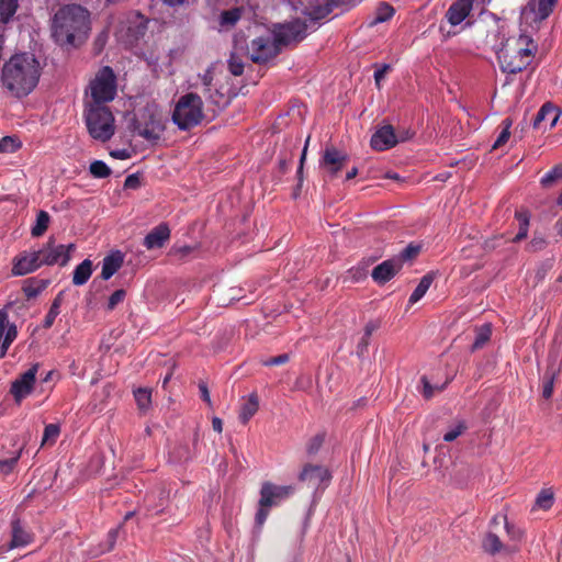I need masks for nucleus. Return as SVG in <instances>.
Here are the masks:
<instances>
[{"mask_svg": "<svg viewBox=\"0 0 562 562\" xmlns=\"http://www.w3.org/2000/svg\"><path fill=\"white\" fill-rule=\"evenodd\" d=\"M90 30V12L80 4L64 5L54 15L52 35L60 46L82 45Z\"/></svg>", "mask_w": 562, "mask_h": 562, "instance_id": "f257e3e1", "label": "nucleus"}, {"mask_svg": "<svg viewBox=\"0 0 562 562\" xmlns=\"http://www.w3.org/2000/svg\"><path fill=\"white\" fill-rule=\"evenodd\" d=\"M41 77L40 61L33 54L13 55L2 68L1 81L8 92L15 98L30 94Z\"/></svg>", "mask_w": 562, "mask_h": 562, "instance_id": "f03ea898", "label": "nucleus"}, {"mask_svg": "<svg viewBox=\"0 0 562 562\" xmlns=\"http://www.w3.org/2000/svg\"><path fill=\"white\" fill-rule=\"evenodd\" d=\"M85 122L89 135L97 140L108 142L115 133L114 116L104 104H86Z\"/></svg>", "mask_w": 562, "mask_h": 562, "instance_id": "7ed1b4c3", "label": "nucleus"}, {"mask_svg": "<svg viewBox=\"0 0 562 562\" xmlns=\"http://www.w3.org/2000/svg\"><path fill=\"white\" fill-rule=\"evenodd\" d=\"M204 119L202 98L189 92L179 98L172 112V122L181 131H189L199 125Z\"/></svg>", "mask_w": 562, "mask_h": 562, "instance_id": "20e7f679", "label": "nucleus"}, {"mask_svg": "<svg viewBox=\"0 0 562 562\" xmlns=\"http://www.w3.org/2000/svg\"><path fill=\"white\" fill-rule=\"evenodd\" d=\"M91 101L86 104H104L114 99L116 94L115 75L111 67L105 66L99 70L90 82Z\"/></svg>", "mask_w": 562, "mask_h": 562, "instance_id": "39448f33", "label": "nucleus"}, {"mask_svg": "<svg viewBox=\"0 0 562 562\" xmlns=\"http://www.w3.org/2000/svg\"><path fill=\"white\" fill-rule=\"evenodd\" d=\"M531 50L524 47H512L507 41L497 53V59L504 72L518 74L529 65Z\"/></svg>", "mask_w": 562, "mask_h": 562, "instance_id": "423d86ee", "label": "nucleus"}, {"mask_svg": "<svg viewBox=\"0 0 562 562\" xmlns=\"http://www.w3.org/2000/svg\"><path fill=\"white\" fill-rule=\"evenodd\" d=\"M75 250V244H56L55 237L49 236L47 241L43 245V247L36 251L41 259L42 266L59 265L61 267H65L69 262L71 254Z\"/></svg>", "mask_w": 562, "mask_h": 562, "instance_id": "0eeeda50", "label": "nucleus"}, {"mask_svg": "<svg viewBox=\"0 0 562 562\" xmlns=\"http://www.w3.org/2000/svg\"><path fill=\"white\" fill-rule=\"evenodd\" d=\"M306 23L301 20H294L285 24L276 25L272 31V37L280 52L293 43L301 42L306 36Z\"/></svg>", "mask_w": 562, "mask_h": 562, "instance_id": "6e6552de", "label": "nucleus"}, {"mask_svg": "<svg viewBox=\"0 0 562 562\" xmlns=\"http://www.w3.org/2000/svg\"><path fill=\"white\" fill-rule=\"evenodd\" d=\"M272 35L258 36L250 42L248 55L255 64H266L280 54Z\"/></svg>", "mask_w": 562, "mask_h": 562, "instance_id": "1a4fd4ad", "label": "nucleus"}, {"mask_svg": "<svg viewBox=\"0 0 562 562\" xmlns=\"http://www.w3.org/2000/svg\"><path fill=\"white\" fill-rule=\"evenodd\" d=\"M130 130L150 143H157L165 131V125L160 119L150 114L144 122L133 119Z\"/></svg>", "mask_w": 562, "mask_h": 562, "instance_id": "9d476101", "label": "nucleus"}, {"mask_svg": "<svg viewBox=\"0 0 562 562\" xmlns=\"http://www.w3.org/2000/svg\"><path fill=\"white\" fill-rule=\"evenodd\" d=\"M293 492L294 487L291 485H276L271 482H265L260 490L259 505L277 506L290 497Z\"/></svg>", "mask_w": 562, "mask_h": 562, "instance_id": "9b49d317", "label": "nucleus"}, {"mask_svg": "<svg viewBox=\"0 0 562 562\" xmlns=\"http://www.w3.org/2000/svg\"><path fill=\"white\" fill-rule=\"evenodd\" d=\"M38 367V363L33 364L27 371L21 374L20 378L12 382L10 392L16 403H20L24 397L32 393Z\"/></svg>", "mask_w": 562, "mask_h": 562, "instance_id": "f8f14e48", "label": "nucleus"}, {"mask_svg": "<svg viewBox=\"0 0 562 562\" xmlns=\"http://www.w3.org/2000/svg\"><path fill=\"white\" fill-rule=\"evenodd\" d=\"M248 55V44L244 34H236L234 37V48L228 58V70L234 76H240L244 72L243 57Z\"/></svg>", "mask_w": 562, "mask_h": 562, "instance_id": "ddd939ff", "label": "nucleus"}, {"mask_svg": "<svg viewBox=\"0 0 562 562\" xmlns=\"http://www.w3.org/2000/svg\"><path fill=\"white\" fill-rule=\"evenodd\" d=\"M348 156L335 147H327L323 154L319 166L330 178H334L347 164Z\"/></svg>", "mask_w": 562, "mask_h": 562, "instance_id": "4468645a", "label": "nucleus"}, {"mask_svg": "<svg viewBox=\"0 0 562 562\" xmlns=\"http://www.w3.org/2000/svg\"><path fill=\"white\" fill-rule=\"evenodd\" d=\"M41 267L42 262L36 250L23 251L15 256L12 260V274L25 276L34 272Z\"/></svg>", "mask_w": 562, "mask_h": 562, "instance_id": "2eb2a0df", "label": "nucleus"}, {"mask_svg": "<svg viewBox=\"0 0 562 562\" xmlns=\"http://www.w3.org/2000/svg\"><path fill=\"white\" fill-rule=\"evenodd\" d=\"M398 143L392 125L378 128L371 136L370 145L373 149L383 151L394 147Z\"/></svg>", "mask_w": 562, "mask_h": 562, "instance_id": "dca6fc26", "label": "nucleus"}, {"mask_svg": "<svg viewBox=\"0 0 562 562\" xmlns=\"http://www.w3.org/2000/svg\"><path fill=\"white\" fill-rule=\"evenodd\" d=\"M398 260L387 259L373 268L371 277L378 284H385L393 279L401 270Z\"/></svg>", "mask_w": 562, "mask_h": 562, "instance_id": "f3484780", "label": "nucleus"}, {"mask_svg": "<svg viewBox=\"0 0 562 562\" xmlns=\"http://www.w3.org/2000/svg\"><path fill=\"white\" fill-rule=\"evenodd\" d=\"M170 237V229L167 224L161 223L154 227L144 238V246L147 249L161 248Z\"/></svg>", "mask_w": 562, "mask_h": 562, "instance_id": "a211bd4d", "label": "nucleus"}, {"mask_svg": "<svg viewBox=\"0 0 562 562\" xmlns=\"http://www.w3.org/2000/svg\"><path fill=\"white\" fill-rule=\"evenodd\" d=\"M482 548L484 552L495 555L502 551H505L507 553H515L518 551L517 546H507L504 544L499 537L495 532H487L485 537L482 540Z\"/></svg>", "mask_w": 562, "mask_h": 562, "instance_id": "6ab92c4d", "label": "nucleus"}, {"mask_svg": "<svg viewBox=\"0 0 562 562\" xmlns=\"http://www.w3.org/2000/svg\"><path fill=\"white\" fill-rule=\"evenodd\" d=\"M471 9L472 0H457L448 9L446 18L451 25H458L469 15Z\"/></svg>", "mask_w": 562, "mask_h": 562, "instance_id": "aec40b11", "label": "nucleus"}, {"mask_svg": "<svg viewBox=\"0 0 562 562\" xmlns=\"http://www.w3.org/2000/svg\"><path fill=\"white\" fill-rule=\"evenodd\" d=\"M124 261V256L120 250L113 251L105 256L102 260L101 278L109 280L114 273L119 271Z\"/></svg>", "mask_w": 562, "mask_h": 562, "instance_id": "412c9836", "label": "nucleus"}, {"mask_svg": "<svg viewBox=\"0 0 562 562\" xmlns=\"http://www.w3.org/2000/svg\"><path fill=\"white\" fill-rule=\"evenodd\" d=\"M299 477L301 481H308L314 485H319L324 481H328L330 474L327 469L321 465L307 464L304 467Z\"/></svg>", "mask_w": 562, "mask_h": 562, "instance_id": "4be33fe9", "label": "nucleus"}, {"mask_svg": "<svg viewBox=\"0 0 562 562\" xmlns=\"http://www.w3.org/2000/svg\"><path fill=\"white\" fill-rule=\"evenodd\" d=\"M560 114L561 111L559 108L554 106L550 102H547L540 108V110L536 114L535 120L532 122V126L533 128H538L541 122L551 116L550 128H552L553 126H555L560 117Z\"/></svg>", "mask_w": 562, "mask_h": 562, "instance_id": "5701e85b", "label": "nucleus"}, {"mask_svg": "<svg viewBox=\"0 0 562 562\" xmlns=\"http://www.w3.org/2000/svg\"><path fill=\"white\" fill-rule=\"evenodd\" d=\"M12 527V538L10 541V548H18V547H24L29 544L32 541V537L30 533H27L22 525L20 519L15 518L11 522Z\"/></svg>", "mask_w": 562, "mask_h": 562, "instance_id": "b1692460", "label": "nucleus"}, {"mask_svg": "<svg viewBox=\"0 0 562 562\" xmlns=\"http://www.w3.org/2000/svg\"><path fill=\"white\" fill-rule=\"evenodd\" d=\"M92 271V261L90 259H85L75 268L72 274V283L78 286L86 284L90 279Z\"/></svg>", "mask_w": 562, "mask_h": 562, "instance_id": "393cba45", "label": "nucleus"}, {"mask_svg": "<svg viewBox=\"0 0 562 562\" xmlns=\"http://www.w3.org/2000/svg\"><path fill=\"white\" fill-rule=\"evenodd\" d=\"M49 281L44 279L30 278L24 281L23 292L27 299L36 297L46 289Z\"/></svg>", "mask_w": 562, "mask_h": 562, "instance_id": "a878e982", "label": "nucleus"}, {"mask_svg": "<svg viewBox=\"0 0 562 562\" xmlns=\"http://www.w3.org/2000/svg\"><path fill=\"white\" fill-rule=\"evenodd\" d=\"M259 408V401L257 394L249 395L247 402L243 404L239 413V419L245 425L257 413Z\"/></svg>", "mask_w": 562, "mask_h": 562, "instance_id": "bb28decb", "label": "nucleus"}, {"mask_svg": "<svg viewBox=\"0 0 562 562\" xmlns=\"http://www.w3.org/2000/svg\"><path fill=\"white\" fill-rule=\"evenodd\" d=\"M501 524L504 525V528H505L508 537L513 541H516V542L520 541V539L522 538V531L519 528H516L514 525H510L505 515H496L491 520L492 526H496V525H501Z\"/></svg>", "mask_w": 562, "mask_h": 562, "instance_id": "cd10ccee", "label": "nucleus"}, {"mask_svg": "<svg viewBox=\"0 0 562 562\" xmlns=\"http://www.w3.org/2000/svg\"><path fill=\"white\" fill-rule=\"evenodd\" d=\"M475 333V339L471 346L472 352L483 348L484 345L491 339L492 326L491 324H484L481 327H477Z\"/></svg>", "mask_w": 562, "mask_h": 562, "instance_id": "c85d7f7f", "label": "nucleus"}, {"mask_svg": "<svg viewBox=\"0 0 562 562\" xmlns=\"http://www.w3.org/2000/svg\"><path fill=\"white\" fill-rule=\"evenodd\" d=\"M432 281H434V277L430 273L425 274L420 279L416 289L411 294L409 300H408L409 304L417 303L426 294V292L430 288Z\"/></svg>", "mask_w": 562, "mask_h": 562, "instance_id": "c756f323", "label": "nucleus"}, {"mask_svg": "<svg viewBox=\"0 0 562 562\" xmlns=\"http://www.w3.org/2000/svg\"><path fill=\"white\" fill-rule=\"evenodd\" d=\"M394 13L395 10L391 4L386 2H381L375 10V15L373 20L370 22V25L373 26L379 23L386 22L394 15Z\"/></svg>", "mask_w": 562, "mask_h": 562, "instance_id": "7c9ffc66", "label": "nucleus"}, {"mask_svg": "<svg viewBox=\"0 0 562 562\" xmlns=\"http://www.w3.org/2000/svg\"><path fill=\"white\" fill-rule=\"evenodd\" d=\"M63 292H59L54 299L48 313L46 314L43 323L44 328H50L59 314V308L63 303Z\"/></svg>", "mask_w": 562, "mask_h": 562, "instance_id": "2f4dec72", "label": "nucleus"}, {"mask_svg": "<svg viewBox=\"0 0 562 562\" xmlns=\"http://www.w3.org/2000/svg\"><path fill=\"white\" fill-rule=\"evenodd\" d=\"M49 220V214L46 211H40L36 215L35 225L32 227L31 231L32 236H42L48 228Z\"/></svg>", "mask_w": 562, "mask_h": 562, "instance_id": "473e14b6", "label": "nucleus"}, {"mask_svg": "<svg viewBox=\"0 0 562 562\" xmlns=\"http://www.w3.org/2000/svg\"><path fill=\"white\" fill-rule=\"evenodd\" d=\"M420 252V246L409 244L407 245L397 256H394L395 260H398V265L403 268L405 261H411L418 256Z\"/></svg>", "mask_w": 562, "mask_h": 562, "instance_id": "72a5a7b5", "label": "nucleus"}, {"mask_svg": "<svg viewBox=\"0 0 562 562\" xmlns=\"http://www.w3.org/2000/svg\"><path fill=\"white\" fill-rule=\"evenodd\" d=\"M554 379L555 370L553 368H549L543 375L542 396L546 400H549L552 396Z\"/></svg>", "mask_w": 562, "mask_h": 562, "instance_id": "f704fd0d", "label": "nucleus"}, {"mask_svg": "<svg viewBox=\"0 0 562 562\" xmlns=\"http://www.w3.org/2000/svg\"><path fill=\"white\" fill-rule=\"evenodd\" d=\"M135 401L142 411L149 408L151 403V391L149 389H138L134 392Z\"/></svg>", "mask_w": 562, "mask_h": 562, "instance_id": "c9c22d12", "label": "nucleus"}, {"mask_svg": "<svg viewBox=\"0 0 562 562\" xmlns=\"http://www.w3.org/2000/svg\"><path fill=\"white\" fill-rule=\"evenodd\" d=\"M516 217L519 221V231L513 238L514 243H518L527 237L529 226V215L527 213H516Z\"/></svg>", "mask_w": 562, "mask_h": 562, "instance_id": "e433bc0d", "label": "nucleus"}, {"mask_svg": "<svg viewBox=\"0 0 562 562\" xmlns=\"http://www.w3.org/2000/svg\"><path fill=\"white\" fill-rule=\"evenodd\" d=\"M89 170L94 178H106L111 175V169L102 160H94L90 164Z\"/></svg>", "mask_w": 562, "mask_h": 562, "instance_id": "4c0bfd02", "label": "nucleus"}, {"mask_svg": "<svg viewBox=\"0 0 562 562\" xmlns=\"http://www.w3.org/2000/svg\"><path fill=\"white\" fill-rule=\"evenodd\" d=\"M559 179H562V164L554 166L549 172H547L540 180L543 187H550Z\"/></svg>", "mask_w": 562, "mask_h": 562, "instance_id": "58836bf2", "label": "nucleus"}, {"mask_svg": "<svg viewBox=\"0 0 562 562\" xmlns=\"http://www.w3.org/2000/svg\"><path fill=\"white\" fill-rule=\"evenodd\" d=\"M503 131L496 138L495 143L493 144V149L499 148L501 146L505 145L510 136V127L513 125V121L510 119H505L502 122Z\"/></svg>", "mask_w": 562, "mask_h": 562, "instance_id": "ea45409f", "label": "nucleus"}, {"mask_svg": "<svg viewBox=\"0 0 562 562\" xmlns=\"http://www.w3.org/2000/svg\"><path fill=\"white\" fill-rule=\"evenodd\" d=\"M557 1L558 0H538L536 9L537 15L541 20L547 19L553 11V7L555 5Z\"/></svg>", "mask_w": 562, "mask_h": 562, "instance_id": "a19ab883", "label": "nucleus"}, {"mask_svg": "<svg viewBox=\"0 0 562 562\" xmlns=\"http://www.w3.org/2000/svg\"><path fill=\"white\" fill-rule=\"evenodd\" d=\"M468 428L465 422L460 420L454 426H452L445 435L443 440L446 442H451L456 440L460 435H462Z\"/></svg>", "mask_w": 562, "mask_h": 562, "instance_id": "79ce46f5", "label": "nucleus"}, {"mask_svg": "<svg viewBox=\"0 0 562 562\" xmlns=\"http://www.w3.org/2000/svg\"><path fill=\"white\" fill-rule=\"evenodd\" d=\"M552 504L553 493L550 490H542L536 498V505L542 509H549Z\"/></svg>", "mask_w": 562, "mask_h": 562, "instance_id": "37998d69", "label": "nucleus"}, {"mask_svg": "<svg viewBox=\"0 0 562 562\" xmlns=\"http://www.w3.org/2000/svg\"><path fill=\"white\" fill-rule=\"evenodd\" d=\"M21 146V143L11 136H4L0 139V153H13Z\"/></svg>", "mask_w": 562, "mask_h": 562, "instance_id": "c03bdc74", "label": "nucleus"}, {"mask_svg": "<svg viewBox=\"0 0 562 562\" xmlns=\"http://www.w3.org/2000/svg\"><path fill=\"white\" fill-rule=\"evenodd\" d=\"M240 19V10L232 9L223 11L221 14V24L222 25H234Z\"/></svg>", "mask_w": 562, "mask_h": 562, "instance_id": "a18cd8bd", "label": "nucleus"}, {"mask_svg": "<svg viewBox=\"0 0 562 562\" xmlns=\"http://www.w3.org/2000/svg\"><path fill=\"white\" fill-rule=\"evenodd\" d=\"M325 440V434H317L312 437L306 446L308 454H315L318 452Z\"/></svg>", "mask_w": 562, "mask_h": 562, "instance_id": "49530a36", "label": "nucleus"}, {"mask_svg": "<svg viewBox=\"0 0 562 562\" xmlns=\"http://www.w3.org/2000/svg\"><path fill=\"white\" fill-rule=\"evenodd\" d=\"M126 296V291L123 289H119L114 291L109 297L106 308L109 311H113L120 303L124 301Z\"/></svg>", "mask_w": 562, "mask_h": 562, "instance_id": "de8ad7c7", "label": "nucleus"}, {"mask_svg": "<svg viewBox=\"0 0 562 562\" xmlns=\"http://www.w3.org/2000/svg\"><path fill=\"white\" fill-rule=\"evenodd\" d=\"M60 432L59 426L55 424H49L44 429L42 445H45L48 441L54 442Z\"/></svg>", "mask_w": 562, "mask_h": 562, "instance_id": "09e8293b", "label": "nucleus"}, {"mask_svg": "<svg viewBox=\"0 0 562 562\" xmlns=\"http://www.w3.org/2000/svg\"><path fill=\"white\" fill-rule=\"evenodd\" d=\"M308 142H310V137H307V139L305 142V146H304L302 155H301L300 166H299V169H297V180H299V183H297L296 189L294 190V193H293L294 198L297 196L299 190H300V188L302 186V182H303V164H304V160H305V157H306V150H307Z\"/></svg>", "mask_w": 562, "mask_h": 562, "instance_id": "8fccbe9b", "label": "nucleus"}, {"mask_svg": "<svg viewBox=\"0 0 562 562\" xmlns=\"http://www.w3.org/2000/svg\"><path fill=\"white\" fill-rule=\"evenodd\" d=\"M19 459L20 453H16L10 459L0 460V474H9L16 465Z\"/></svg>", "mask_w": 562, "mask_h": 562, "instance_id": "3c124183", "label": "nucleus"}, {"mask_svg": "<svg viewBox=\"0 0 562 562\" xmlns=\"http://www.w3.org/2000/svg\"><path fill=\"white\" fill-rule=\"evenodd\" d=\"M422 384H423V396L426 398V400H429L434 396V393H435V390L436 391H441L443 389V386H432L430 384V382L428 381L427 376L426 375H423L422 379Z\"/></svg>", "mask_w": 562, "mask_h": 562, "instance_id": "603ef678", "label": "nucleus"}, {"mask_svg": "<svg viewBox=\"0 0 562 562\" xmlns=\"http://www.w3.org/2000/svg\"><path fill=\"white\" fill-rule=\"evenodd\" d=\"M333 11V7L329 5L328 1H326L324 7H317L313 9L310 13L312 20H321L328 15Z\"/></svg>", "mask_w": 562, "mask_h": 562, "instance_id": "864d4df0", "label": "nucleus"}, {"mask_svg": "<svg viewBox=\"0 0 562 562\" xmlns=\"http://www.w3.org/2000/svg\"><path fill=\"white\" fill-rule=\"evenodd\" d=\"M375 71H374V81L376 87L380 89L381 81L385 77L386 72L390 70L391 66L389 64H382V65H374Z\"/></svg>", "mask_w": 562, "mask_h": 562, "instance_id": "5fc2aeb1", "label": "nucleus"}, {"mask_svg": "<svg viewBox=\"0 0 562 562\" xmlns=\"http://www.w3.org/2000/svg\"><path fill=\"white\" fill-rule=\"evenodd\" d=\"M146 29H147L146 23L140 21L137 25L130 26L128 33H130L131 37L136 41L140 36H144Z\"/></svg>", "mask_w": 562, "mask_h": 562, "instance_id": "6e6d98bb", "label": "nucleus"}, {"mask_svg": "<svg viewBox=\"0 0 562 562\" xmlns=\"http://www.w3.org/2000/svg\"><path fill=\"white\" fill-rule=\"evenodd\" d=\"M289 359H290V357L288 353H282L277 357H272V358H269V359L262 361V364L266 367L280 366V364L286 363L289 361Z\"/></svg>", "mask_w": 562, "mask_h": 562, "instance_id": "4d7b16f0", "label": "nucleus"}, {"mask_svg": "<svg viewBox=\"0 0 562 562\" xmlns=\"http://www.w3.org/2000/svg\"><path fill=\"white\" fill-rule=\"evenodd\" d=\"M271 506L259 505V509H258V512L256 514V524H257V526L261 527L265 524V521H266V519H267V517L269 515V508Z\"/></svg>", "mask_w": 562, "mask_h": 562, "instance_id": "13d9d810", "label": "nucleus"}, {"mask_svg": "<svg viewBox=\"0 0 562 562\" xmlns=\"http://www.w3.org/2000/svg\"><path fill=\"white\" fill-rule=\"evenodd\" d=\"M4 337H7V340L14 341V339L18 336V329L14 324H9V319L7 318V324L3 330Z\"/></svg>", "mask_w": 562, "mask_h": 562, "instance_id": "bf43d9fd", "label": "nucleus"}, {"mask_svg": "<svg viewBox=\"0 0 562 562\" xmlns=\"http://www.w3.org/2000/svg\"><path fill=\"white\" fill-rule=\"evenodd\" d=\"M140 186L139 177L136 173L126 177L124 187L126 189H137Z\"/></svg>", "mask_w": 562, "mask_h": 562, "instance_id": "052dcab7", "label": "nucleus"}, {"mask_svg": "<svg viewBox=\"0 0 562 562\" xmlns=\"http://www.w3.org/2000/svg\"><path fill=\"white\" fill-rule=\"evenodd\" d=\"M199 390H200L201 398L205 403H207L209 406H211L212 405V401H211L210 391H209V387H207L206 383L200 382L199 383Z\"/></svg>", "mask_w": 562, "mask_h": 562, "instance_id": "680f3d73", "label": "nucleus"}, {"mask_svg": "<svg viewBox=\"0 0 562 562\" xmlns=\"http://www.w3.org/2000/svg\"><path fill=\"white\" fill-rule=\"evenodd\" d=\"M120 527L111 529L108 533V550H112L114 548V544L116 542L117 536H119Z\"/></svg>", "mask_w": 562, "mask_h": 562, "instance_id": "e2e57ef3", "label": "nucleus"}, {"mask_svg": "<svg viewBox=\"0 0 562 562\" xmlns=\"http://www.w3.org/2000/svg\"><path fill=\"white\" fill-rule=\"evenodd\" d=\"M380 324L379 322H375V321H370L369 323H367V325L364 326V333H363V336H366L367 338H370L371 335L379 328Z\"/></svg>", "mask_w": 562, "mask_h": 562, "instance_id": "0e129e2a", "label": "nucleus"}, {"mask_svg": "<svg viewBox=\"0 0 562 562\" xmlns=\"http://www.w3.org/2000/svg\"><path fill=\"white\" fill-rule=\"evenodd\" d=\"M369 339L370 338H367L366 336H363L360 339V341L358 342V345H357V355L359 357H362L367 352V349H368V346H369Z\"/></svg>", "mask_w": 562, "mask_h": 562, "instance_id": "69168bd1", "label": "nucleus"}, {"mask_svg": "<svg viewBox=\"0 0 562 562\" xmlns=\"http://www.w3.org/2000/svg\"><path fill=\"white\" fill-rule=\"evenodd\" d=\"M209 98L217 105H226L228 103V100L224 97V94L220 93L218 91H216L215 94H210Z\"/></svg>", "mask_w": 562, "mask_h": 562, "instance_id": "338daca9", "label": "nucleus"}, {"mask_svg": "<svg viewBox=\"0 0 562 562\" xmlns=\"http://www.w3.org/2000/svg\"><path fill=\"white\" fill-rule=\"evenodd\" d=\"M212 80H213V75L210 70H206L205 74L201 76V81L204 86V92L210 91Z\"/></svg>", "mask_w": 562, "mask_h": 562, "instance_id": "774afa93", "label": "nucleus"}]
</instances>
